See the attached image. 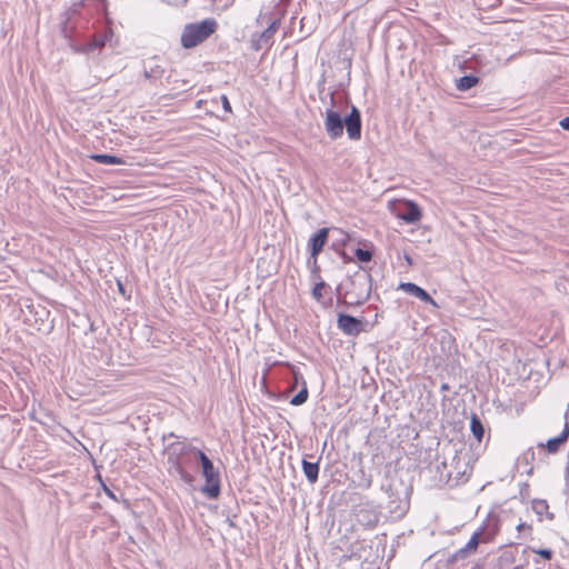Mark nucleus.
Masks as SVG:
<instances>
[{"label":"nucleus","instance_id":"1","mask_svg":"<svg viewBox=\"0 0 569 569\" xmlns=\"http://www.w3.org/2000/svg\"><path fill=\"white\" fill-rule=\"evenodd\" d=\"M218 29V22L213 18H208L199 22L184 26L180 42L184 49L194 48L203 43Z\"/></svg>","mask_w":569,"mask_h":569},{"label":"nucleus","instance_id":"2","mask_svg":"<svg viewBox=\"0 0 569 569\" xmlns=\"http://www.w3.org/2000/svg\"><path fill=\"white\" fill-rule=\"evenodd\" d=\"M187 450L190 455L197 457L201 462L202 475L206 480L202 492L209 498H218L220 495V475L214 469L212 461L202 450L198 448L190 447Z\"/></svg>","mask_w":569,"mask_h":569},{"label":"nucleus","instance_id":"3","mask_svg":"<svg viewBox=\"0 0 569 569\" xmlns=\"http://www.w3.org/2000/svg\"><path fill=\"white\" fill-rule=\"evenodd\" d=\"M325 129L329 137L333 140L342 136L343 120L337 111L332 109H328L326 111Z\"/></svg>","mask_w":569,"mask_h":569},{"label":"nucleus","instance_id":"4","mask_svg":"<svg viewBox=\"0 0 569 569\" xmlns=\"http://www.w3.org/2000/svg\"><path fill=\"white\" fill-rule=\"evenodd\" d=\"M338 328L348 336H358L365 331L361 320L345 313H340L337 319Z\"/></svg>","mask_w":569,"mask_h":569},{"label":"nucleus","instance_id":"5","mask_svg":"<svg viewBox=\"0 0 569 569\" xmlns=\"http://www.w3.org/2000/svg\"><path fill=\"white\" fill-rule=\"evenodd\" d=\"M343 124L346 126L347 134L351 140H359L361 138V116L356 107H352L350 113L346 117Z\"/></svg>","mask_w":569,"mask_h":569},{"label":"nucleus","instance_id":"6","mask_svg":"<svg viewBox=\"0 0 569 569\" xmlns=\"http://www.w3.org/2000/svg\"><path fill=\"white\" fill-rule=\"evenodd\" d=\"M495 533H485V529L480 528L475 531L466 546L460 550L463 555L475 553L480 542L488 543L493 540Z\"/></svg>","mask_w":569,"mask_h":569},{"label":"nucleus","instance_id":"7","mask_svg":"<svg viewBox=\"0 0 569 569\" xmlns=\"http://www.w3.org/2000/svg\"><path fill=\"white\" fill-rule=\"evenodd\" d=\"M399 290L405 291L408 295L415 296L423 302L430 303L433 307H438L433 298L421 287L412 282H401L398 287Z\"/></svg>","mask_w":569,"mask_h":569},{"label":"nucleus","instance_id":"8","mask_svg":"<svg viewBox=\"0 0 569 569\" xmlns=\"http://www.w3.org/2000/svg\"><path fill=\"white\" fill-rule=\"evenodd\" d=\"M402 204L405 206L406 210L397 214L399 219L406 221L407 223H415L422 218V212L416 202L411 200H405Z\"/></svg>","mask_w":569,"mask_h":569},{"label":"nucleus","instance_id":"9","mask_svg":"<svg viewBox=\"0 0 569 569\" xmlns=\"http://www.w3.org/2000/svg\"><path fill=\"white\" fill-rule=\"evenodd\" d=\"M329 234L328 228H322L318 230L316 234H313L309 240L310 252L311 256L317 259V256L322 251L325 244L327 243Z\"/></svg>","mask_w":569,"mask_h":569},{"label":"nucleus","instance_id":"10","mask_svg":"<svg viewBox=\"0 0 569 569\" xmlns=\"http://www.w3.org/2000/svg\"><path fill=\"white\" fill-rule=\"evenodd\" d=\"M569 438V426L566 423L561 433L552 439H549L546 445L540 443L539 447H543L547 449L549 453H556L559 448L567 442Z\"/></svg>","mask_w":569,"mask_h":569},{"label":"nucleus","instance_id":"11","mask_svg":"<svg viewBox=\"0 0 569 569\" xmlns=\"http://www.w3.org/2000/svg\"><path fill=\"white\" fill-rule=\"evenodd\" d=\"M90 158L93 161H96L98 163H102V164H114V166L126 164V161L123 158L112 156V154L94 153V154H91Z\"/></svg>","mask_w":569,"mask_h":569},{"label":"nucleus","instance_id":"12","mask_svg":"<svg viewBox=\"0 0 569 569\" xmlns=\"http://www.w3.org/2000/svg\"><path fill=\"white\" fill-rule=\"evenodd\" d=\"M302 470H303L305 476L311 483H315L318 480V475H319L318 463L303 460L302 461Z\"/></svg>","mask_w":569,"mask_h":569},{"label":"nucleus","instance_id":"13","mask_svg":"<svg viewBox=\"0 0 569 569\" xmlns=\"http://www.w3.org/2000/svg\"><path fill=\"white\" fill-rule=\"evenodd\" d=\"M479 83V78L475 76H463L457 81V89L466 91Z\"/></svg>","mask_w":569,"mask_h":569},{"label":"nucleus","instance_id":"14","mask_svg":"<svg viewBox=\"0 0 569 569\" xmlns=\"http://www.w3.org/2000/svg\"><path fill=\"white\" fill-rule=\"evenodd\" d=\"M470 430L475 438L480 442L483 438L485 429L482 422L476 415H472L470 419Z\"/></svg>","mask_w":569,"mask_h":569},{"label":"nucleus","instance_id":"15","mask_svg":"<svg viewBox=\"0 0 569 569\" xmlns=\"http://www.w3.org/2000/svg\"><path fill=\"white\" fill-rule=\"evenodd\" d=\"M308 388L305 380H302V389L290 400L292 406H301L308 399Z\"/></svg>","mask_w":569,"mask_h":569},{"label":"nucleus","instance_id":"16","mask_svg":"<svg viewBox=\"0 0 569 569\" xmlns=\"http://www.w3.org/2000/svg\"><path fill=\"white\" fill-rule=\"evenodd\" d=\"M355 256L360 262H369L372 259V252L368 249L358 248L355 250Z\"/></svg>","mask_w":569,"mask_h":569},{"label":"nucleus","instance_id":"17","mask_svg":"<svg viewBox=\"0 0 569 569\" xmlns=\"http://www.w3.org/2000/svg\"><path fill=\"white\" fill-rule=\"evenodd\" d=\"M288 367L291 369V372L293 376V383L291 386V389H295V388H297L298 383H300V382L302 383V380H305V379L295 366L288 365Z\"/></svg>","mask_w":569,"mask_h":569},{"label":"nucleus","instance_id":"18","mask_svg":"<svg viewBox=\"0 0 569 569\" xmlns=\"http://www.w3.org/2000/svg\"><path fill=\"white\" fill-rule=\"evenodd\" d=\"M326 289V283L325 282H318L313 289H312V296L316 300L320 301L322 296H323V291Z\"/></svg>","mask_w":569,"mask_h":569},{"label":"nucleus","instance_id":"19","mask_svg":"<svg viewBox=\"0 0 569 569\" xmlns=\"http://www.w3.org/2000/svg\"><path fill=\"white\" fill-rule=\"evenodd\" d=\"M220 100H221L223 110L228 113H232V108H231L228 97L226 94H222L220 97Z\"/></svg>","mask_w":569,"mask_h":569},{"label":"nucleus","instance_id":"20","mask_svg":"<svg viewBox=\"0 0 569 569\" xmlns=\"http://www.w3.org/2000/svg\"><path fill=\"white\" fill-rule=\"evenodd\" d=\"M533 552L541 556L546 560H550L552 557V551L549 549H538V550H533Z\"/></svg>","mask_w":569,"mask_h":569},{"label":"nucleus","instance_id":"21","mask_svg":"<svg viewBox=\"0 0 569 569\" xmlns=\"http://www.w3.org/2000/svg\"><path fill=\"white\" fill-rule=\"evenodd\" d=\"M559 126L563 129V130H568L569 131V117H566L563 119H561L559 121Z\"/></svg>","mask_w":569,"mask_h":569},{"label":"nucleus","instance_id":"22","mask_svg":"<svg viewBox=\"0 0 569 569\" xmlns=\"http://www.w3.org/2000/svg\"><path fill=\"white\" fill-rule=\"evenodd\" d=\"M106 492L108 493L109 497L116 499V497H114V495H113V492L111 490L106 488Z\"/></svg>","mask_w":569,"mask_h":569},{"label":"nucleus","instance_id":"23","mask_svg":"<svg viewBox=\"0 0 569 569\" xmlns=\"http://www.w3.org/2000/svg\"><path fill=\"white\" fill-rule=\"evenodd\" d=\"M119 291H120V292H123V287H122V284H121V283H119Z\"/></svg>","mask_w":569,"mask_h":569},{"label":"nucleus","instance_id":"24","mask_svg":"<svg viewBox=\"0 0 569 569\" xmlns=\"http://www.w3.org/2000/svg\"><path fill=\"white\" fill-rule=\"evenodd\" d=\"M377 523H378V519L376 518L373 523H372V527H375Z\"/></svg>","mask_w":569,"mask_h":569}]
</instances>
